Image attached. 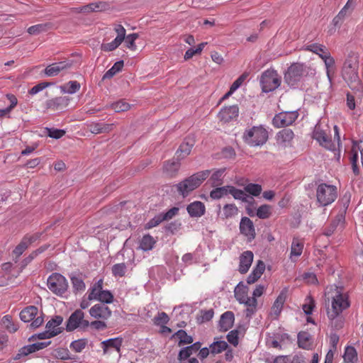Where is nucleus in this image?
<instances>
[{
	"mask_svg": "<svg viewBox=\"0 0 363 363\" xmlns=\"http://www.w3.org/2000/svg\"><path fill=\"white\" fill-rule=\"evenodd\" d=\"M239 108L238 106H225L218 113V118L223 123H228L238 116Z\"/></svg>",
	"mask_w": 363,
	"mask_h": 363,
	"instance_id": "obj_14",
	"label": "nucleus"
},
{
	"mask_svg": "<svg viewBox=\"0 0 363 363\" xmlns=\"http://www.w3.org/2000/svg\"><path fill=\"white\" fill-rule=\"evenodd\" d=\"M228 194V186L217 187L210 192V196L213 199H219Z\"/></svg>",
	"mask_w": 363,
	"mask_h": 363,
	"instance_id": "obj_46",
	"label": "nucleus"
},
{
	"mask_svg": "<svg viewBox=\"0 0 363 363\" xmlns=\"http://www.w3.org/2000/svg\"><path fill=\"white\" fill-rule=\"evenodd\" d=\"M126 272V265L125 263L116 264L112 267V274L114 277H122Z\"/></svg>",
	"mask_w": 363,
	"mask_h": 363,
	"instance_id": "obj_55",
	"label": "nucleus"
},
{
	"mask_svg": "<svg viewBox=\"0 0 363 363\" xmlns=\"http://www.w3.org/2000/svg\"><path fill=\"white\" fill-rule=\"evenodd\" d=\"M103 283V279H101L88 290L87 294L89 300H98L101 291H104Z\"/></svg>",
	"mask_w": 363,
	"mask_h": 363,
	"instance_id": "obj_30",
	"label": "nucleus"
},
{
	"mask_svg": "<svg viewBox=\"0 0 363 363\" xmlns=\"http://www.w3.org/2000/svg\"><path fill=\"white\" fill-rule=\"evenodd\" d=\"M314 308H315L314 299L311 296H307L306 298L305 302L302 306V308H303L304 313L307 315H310L312 313Z\"/></svg>",
	"mask_w": 363,
	"mask_h": 363,
	"instance_id": "obj_54",
	"label": "nucleus"
},
{
	"mask_svg": "<svg viewBox=\"0 0 363 363\" xmlns=\"http://www.w3.org/2000/svg\"><path fill=\"white\" fill-rule=\"evenodd\" d=\"M201 343L199 342H197L190 346H188L181 350L179 353V359L180 361L186 359L191 354L197 352L201 348Z\"/></svg>",
	"mask_w": 363,
	"mask_h": 363,
	"instance_id": "obj_28",
	"label": "nucleus"
},
{
	"mask_svg": "<svg viewBox=\"0 0 363 363\" xmlns=\"http://www.w3.org/2000/svg\"><path fill=\"white\" fill-rule=\"evenodd\" d=\"M174 336H176L179 340V345L190 344L193 342L192 337L187 335V333L183 330H178L174 334Z\"/></svg>",
	"mask_w": 363,
	"mask_h": 363,
	"instance_id": "obj_51",
	"label": "nucleus"
},
{
	"mask_svg": "<svg viewBox=\"0 0 363 363\" xmlns=\"http://www.w3.org/2000/svg\"><path fill=\"white\" fill-rule=\"evenodd\" d=\"M79 89L80 84L77 81H70L62 87V91L68 94H74L79 91Z\"/></svg>",
	"mask_w": 363,
	"mask_h": 363,
	"instance_id": "obj_49",
	"label": "nucleus"
},
{
	"mask_svg": "<svg viewBox=\"0 0 363 363\" xmlns=\"http://www.w3.org/2000/svg\"><path fill=\"white\" fill-rule=\"evenodd\" d=\"M72 66V61L65 60L52 63L45 68V74L48 76L53 77L57 75L60 72L68 69Z\"/></svg>",
	"mask_w": 363,
	"mask_h": 363,
	"instance_id": "obj_15",
	"label": "nucleus"
},
{
	"mask_svg": "<svg viewBox=\"0 0 363 363\" xmlns=\"http://www.w3.org/2000/svg\"><path fill=\"white\" fill-rule=\"evenodd\" d=\"M38 308L34 306H30L25 308L20 313V318L25 323L31 322L30 327L37 328L40 327L44 322L43 316L38 315Z\"/></svg>",
	"mask_w": 363,
	"mask_h": 363,
	"instance_id": "obj_9",
	"label": "nucleus"
},
{
	"mask_svg": "<svg viewBox=\"0 0 363 363\" xmlns=\"http://www.w3.org/2000/svg\"><path fill=\"white\" fill-rule=\"evenodd\" d=\"M186 210L191 217L199 218L205 214L206 206L201 201H194L187 206Z\"/></svg>",
	"mask_w": 363,
	"mask_h": 363,
	"instance_id": "obj_21",
	"label": "nucleus"
},
{
	"mask_svg": "<svg viewBox=\"0 0 363 363\" xmlns=\"http://www.w3.org/2000/svg\"><path fill=\"white\" fill-rule=\"evenodd\" d=\"M123 67V61L116 62L113 65V66L105 73L103 78L104 79L111 78L117 72H120L122 69Z\"/></svg>",
	"mask_w": 363,
	"mask_h": 363,
	"instance_id": "obj_47",
	"label": "nucleus"
},
{
	"mask_svg": "<svg viewBox=\"0 0 363 363\" xmlns=\"http://www.w3.org/2000/svg\"><path fill=\"white\" fill-rule=\"evenodd\" d=\"M49 27V25L47 23L37 24L29 27L28 28V33L30 35H38L42 32L46 31Z\"/></svg>",
	"mask_w": 363,
	"mask_h": 363,
	"instance_id": "obj_56",
	"label": "nucleus"
},
{
	"mask_svg": "<svg viewBox=\"0 0 363 363\" xmlns=\"http://www.w3.org/2000/svg\"><path fill=\"white\" fill-rule=\"evenodd\" d=\"M242 303L245 304L247 307V316L251 315L252 314H253L255 312L256 308H257V301L255 297L252 296V298H250L248 296Z\"/></svg>",
	"mask_w": 363,
	"mask_h": 363,
	"instance_id": "obj_44",
	"label": "nucleus"
},
{
	"mask_svg": "<svg viewBox=\"0 0 363 363\" xmlns=\"http://www.w3.org/2000/svg\"><path fill=\"white\" fill-rule=\"evenodd\" d=\"M328 299L331 298V308L328 311V317L330 320L337 318L342 312L350 307L348 295L335 286L334 290L328 292Z\"/></svg>",
	"mask_w": 363,
	"mask_h": 363,
	"instance_id": "obj_2",
	"label": "nucleus"
},
{
	"mask_svg": "<svg viewBox=\"0 0 363 363\" xmlns=\"http://www.w3.org/2000/svg\"><path fill=\"white\" fill-rule=\"evenodd\" d=\"M90 315L97 320H108L112 315L108 306L104 303H96L89 309Z\"/></svg>",
	"mask_w": 363,
	"mask_h": 363,
	"instance_id": "obj_12",
	"label": "nucleus"
},
{
	"mask_svg": "<svg viewBox=\"0 0 363 363\" xmlns=\"http://www.w3.org/2000/svg\"><path fill=\"white\" fill-rule=\"evenodd\" d=\"M138 37L139 35L138 33H132L125 36L124 41L126 48L131 50H135L137 47L135 41L138 38Z\"/></svg>",
	"mask_w": 363,
	"mask_h": 363,
	"instance_id": "obj_52",
	"label": "nucleus"
},
{
	"mask_svg": "<svg viewBox=\"0 0 363 363\" xmlns=\"http://www.w3.org/2000/svg\"><path fill=\"white\" fill-rule=\"evenodd\" d=\"M156 243V240L150 235H145L140 241L139 248L143 251L151 250Z\"/></svg>",
	"mask_w": 363,
	"mask_h": 363,
	"instance_id": "obj_34",
	"label": "nucleus"
},
{
	"mask_svg": "<svg viewBox=\"0 0 363 363\" xmlns=\"http://www.w3.org/2000/svg\"><path fill=\"white\" fill-rule=\"evenodd\" d=\"M89 326V322L84 319V313L77 309L68 318L66 324L67 331L72 332L77 328L85 330Z\"/></svg>",
	"mask_w": 363,
	"mask_h": 363,
	"instance_id": "obj_10",
	"label": "nucleus"
},
{
	"mask_svg": "<svg viewBox=\"0 0 363 363\" xmlns=\"http://www.w3.org/2000/svg\"><path fill=\"white\" fill-rule=\"evenodd\" d=\"M294 137V133L291 129H283L277 134L276 139L279 144L289 146L291 145Z\"/></svg>",
	"mask_w": 363,
	"mask_h": 363,
	"instance_id": "obj_24",
	"label": "nucleus"
},
{
	"mask_svg": "<svg viewBox=\"0 0 363 363\" xmlns=\"http://www.w3.org/2000/svg\"><path fill=\"white\" fill-rule=\"evenodd\" d=\"M180 163L178 161H166L163 165L164 173L169 177H174L178 172Z\"/></svg>",
	"mask_w": 363,
	"mask_h": 363,
	"instance_id": "obj_29",
	"label": "nucleus"
},
{
	"mask_svg": "<svg viewBox=\"0 0 363 363\" xmlns=\"http://www.w3.org/2000/svg\"><path fill=\"white\" fill-rule=\"evenodd\" d=\"M358 69V56L354 53L348 55L342 67V77L351 89L363 91V84L359 79Z\"/></svg>",
	"mask_w": 363,
	"mask_h": 363,
	"instance_id": "obj_1",
	"label": "nucleus"
},
{
	"mask_svg": "<svg viewBox=\"0 0 363 363\" xmlns=\"http://www.w3.org/2000/svg\"><path fill=\"white\" fill-rule=\"evenodd\" d=\"M53 356L61 360H76L74 356L71 355L67 348L59 347L54 350Z\"/></svg>",
	"mask_w": 363,
	"mask_h": 363,
	"instance_id": "obj_35",
	"label": "nucleus"
},
{
	"mask_svg": "<svg viewBox=\"0 0 363 363\" xmlns=\"http://www.w3.org/2000/svg\"><path fill=\"white\" fill-rule=\"evenodd\" d=\"M210 170L196 172L177 184V191L186 197L190 192L198 188L210 175Z\"/></svg>",
	"mask_w": 363,
	"mask_h": 363,
	"instance_id": "obj_4",
	"label": "nucleus"
},
{
	"mask_svg": "<svg viewBox=\"0 0 363 363\" xmlns=\"http://www.w3.org/2000/svg\"><path fill=\"white\" fill-rule=\"evenodd\" d=\"M192 146L193 145L189 143H183L181 144L179 149L177 152V157L184 158L189 155L191 151Z\"/></svg>",
	"mask_w": 363,
	"mask_h": 363,
	"instance_id": "obj_50",
	"label": "nucleus"
},
{
	"mask_svg": "<svg viewBox=\"0 0 363 363\" xmlns=\"http://www.w3.org/2000/svg\"><path fill=\"white\" fill-rule=\"evenodd\" d=\"M228 194H231L235 199L247 201V195L246 193L240 189H238L234 186H228Z\"/></svg>",
	"mask_w": 363,
	"mask_h": 363,
	"instance_id": "obj_43",
	"label": "nucleus"
},
{
	"mask_svg": "<svg viewBox=\"0 0 363 363\" xmlns=\"http://www.w3.org/2000/svg\"><path fill=\"white\" fill-rule=\"evenodd\" d=\"M235 320L234 314L231 311L225 312L220 317L219 327L220 331H228L233 325Z\"/></svg>",
	"mask_w": 363,
	"mask_h": 363,
	"instance_id": "obj_23",
	"label": "nucleus"
},
{
	"mask_svg": "<svg viewBox=\"0 0 363 363\" xmlns=\"http://www.w3.org/2000/svg\"><path fill=\"white\" fill-rule=\"evenodd\" d=\"M239 210L238 207L233 203H228L224 205L222 209L218 212V216L222 220L232 218L238 214Z\"/></svg>",
	"mask_w": 363,
	"mask_h": 363,
	"instance_id": "obj_22",
	"label": "nucleus"
},
{
	"mask_svg": "<svg viewBox=\"0 0 363 363\" xmlns=\"http://www.w3.org/2000/svg\"><path fill=\"white\" fill-rule=\"evenodd\" d=\"M324 55H321V59L323 60L325 67H326V73L327 76L329 79H330V69L333 68L335 65V59L331 56L330 52H324Z\"/></svg>",
	"mask_w": 363,
	"mask_h": 363,
	"instance_id": "obj_42",
	"label": "nucleus"
},
{
	"mask_svg": "<svg viewBox=\"0 0 363 363\" xmlns=\"http://www.w3.org/2000/svg\"><path fill=\"white\" fill-rule=\"evenodd\" d=\"M343 358L346 363H356L358 358L355 348L352 346L347 347L345 350Z\"/></svg>",
	"mask_w": 363,
	"mask_h": 363,
	"instance_id": "obj_36",
	"label": "nucleus"
},
{
	"mask_svg": "<svg viewBox=\"0 0 363 363\" xmlns=\"http://www.w3.org/2000/svg\"><path fill=\"white\" fill-rule=\"evenodd\" d=\"M224 173V169H220L215 171L211 178L210 180L212 182L213 186H218L221 184L222 177Z\"/></svg>",
	"mask_w": 363,
	"mask_h": 363,
	"instance_id": "obj_59",
	"label": "nucleus"
},
{
	"mask_svg": "<svg viewBox=\"0 0 363 363\" xmlns=\"http://www.w3.org/2000/svg\"><path fill=\"white\" fill-rule=\"evenodd\" d=\"M51 343L50 341L44 342H37L22 347L19 353L16 354L14 359H19L21 356H27L33 352L44 349Z\"/></svg>",
	"mask_w": 363,
	"mask_h": 363,
	"instance_id": "obj_16",
	"label": "nucleus"
},
{
	"mask_svg": "<svg viewBox=\"0 0 363 363\" xmlns=\"http://www.w3.org/2000/svg\"><path fill=\"white\" fill-rule=\"evenodd\" d=\"M28 247V242L26 240L22 239L21 242L13 250V255H15L16 258H18Z\"/></svg>",
	"mask_w": 363,
	"mask_h": 363,
	"instance_id": "obj_60",
	"label": "nucleus"
},
{
	"mask_svg": "<svg viewBox=\"0 0 363 363\" xmlns=\"http://www.w3.org/2000/svg\"><path fill=\"white\" fill-rule=\"evenodd\" d=\"M253 258L254 255L250 250L245 251L240 255L238 271L241 274H245L248 272L253 262Z\"/></svg>",
	"mask_w": 363,
	"mask_h": 363,
	"instance_id": "obj_18",
	"label": "nucleus"
},
{
	"mask_svg": "<svg viewBox=\"0 0 363 363\" xmlns=\"http://www.w3.org/2000/svg\"><path fill=\"white\" fill-rule=\"evenodd\" d=\"M121 43V42L115 38L110 43H103L101 46V49L104 52H111L116 50Z\"/></svg>",
	"mask_w": 363,
	"mask_h": 363,
	"instance_id": "obj_58",
	"label": "nucleus"
},
{
	"mask_svg": "<svg viewBox=\"0 0 363 363\" xmlns=\"http://www.w3.org/2000/svg\"><path fill=\"white\" fill-rule=\"evenodd\" d=\"M114 31L117 34L116 39L118 40L120 42L123 43L125 38V29L122 25L116 24L113 28Z\"/></svg>",
	"mask_w": 363,
	"mask_h": 363,
	"instance_id": "obj_63",
	"label": "nucleus"
},
{
	"mask_svg": "<svg viewBox=\"0 0 363 363\" xmlns=\"http://www.w3.org/2000/svg\"><path fill=\"white\" fill-rule=\"evenodd\" d=\"M268 138V130L262 125L247 128L242 135L243 141L250 147L262 146L267 143Z\"/></svg>",
	"mask_w": 363,
	"mask_h": 363,
	"instance_id": "obj_3",
	"label": "nucleus"
},
{
	"mask_svg": "<svg viewBox=\"0 0 363 363\" xmlns=\"http://www.w3.org/2000/svg\"><path fill=\"white\" fill-rule=\"evenodd\" d=\"M162 221H164L163 218L161 214L155 216L153 218L150 220L145 225V229H151L157 225H158L160 223H161Z\"/></svg>",
	"mask_w": 363,
	"mask_h": 363,
	"instance_id": "obj_64",
	"label": "nucleus"
},
{
	"mask_svg": "<svg viewBox=\"0 0 363 363\" xmlns=\"http://www.w3.org/2000/svg\"><path fill=\"white\" fill-rule=\"evenodd\" d=\"M287 297V290H282L277 299L273 303V306L271 308V313L274 315L276 318L279 315L283 308V306L286 301Z\"/></svg>",
	"mask_w": 363,
	"mask_h": 363,
	"instance_id": "obj_20",
	"label": "nucleus"
},
{
	"mask_svg": "<svg viewBox=\"0 0 363 363\" xmlns=\"http://www.w3.org/2000/svg\"><path fill=\"white\" fill-rule=\"evenodd\" d=\"M313 138L316 140L320 145L325 148L330 149L332 143L327 133L322 130L320 126L316 125L313 131Z\"/></svg>",
	"mask_w": 363,
	"mask_h": 363,
	"instance_id": "obj_19",
	"label": "nucleus"
},
{
	"mask_svg": "<svg viewBox=\"0 0 363 363\" xmlns=\"http://www.w3.org/2000/svg\"><path fill=\"white\" fill-rule=\"evenodd\" d=\"M115 123H105L99 122H92L87 125L89 130L95 135L101 133H108L113 130Z\"/></svg>",
	"mask_w": 363,
	"mask_h": 363,
	"instance_id": "obj_17",
	"label": "nucleus"
},
{
	"mask_svg": "<svg viewBox=\"0 0 363 363\" xmlns=\"http://www.w3.org/2000/svg\"><path fill=\"white\" fill-rule=\"evenodd\" d=\"M111 108L117 113L128 111L130 105L124 100H120L112 104Z\"/></svg>",
	"mask_w": 363,
	"mask_h": 363,
	"instance_id": "obj_53",
	"label": "nucleus"
},
{
	"mask_svg": "<svg viewBox=\"0 0 363 363\" xmlns=\"http://www.w3.org/2000/svg\"><path fill=\"white\" fill-rule=\"evenodd\" d=\"M88 340L86 338H81L71 342L69 345L70 349L77 353L82 352L87 346Z\"/></svg>",
	"mask_w": 363,
	"mask_h": 363,
	"instance_id": "obj_38",
	"label": "nucleus"
},
{
	"mask_svg": "<svg viewBox=\"0 0 363 363\" xmlns=\"http://www.w3.org/2000/svg\"><path fill=\"white\" fill-rule=\"evenodd\" d=\"M45 130H46V132L48 133V135L49 137L55 138V139L61 138L66 133V132L64 130L55 129V128H47L45 129Z\"/></svg>",
	"mask_w": 363,
	"mask_h": 363,
	"instance_id": "obj_61",
	"label": "nucleus"
},
{
	"mask_svg": "<svg viewBox=\"0 0 363 363\" xmlns=\"http://www.w3.org/2000/svg\"><path fill=\"white\" fill-rule=\"evenodd\" d=\"M298 117L296 111L281 112L274 117L272 124L276 128H281L291 125Z\"/></svg>",
	"mask_w": 363,
	"mask_h": 363,
	"instance_id": "obj_11",
	"label": "nucleus"
},
{
	"mask_svg": "<svg viewBox=\"0 0 363 363\" xmlns=\"http://www.w3.org/2000/svg\"><path fill=\"white\" fill-rule=\"evenodd\" d=\"M63 318L61 316H55L52 318L46 324V330L50 332L57 333V335L62 332V328L60 325L62 324Z\"/></svg>",
	"mask_w": 363,
	"mask_h": 363,
	"instance_id": "obj_32",
	"label": "nucleus"
},
{
	"mask_svg": "<svg viewBox=\"0 0 363 363\" xmlns=\"http://www.w3.org/2000/svg\"><path fill=\"white\" fill-rule=\"evenodd\" d=\"M69 102V99L66 96L56 97L48 102V107L54 111H57L67 106Z\"/></svg>",
	"mask_w": 363,
	"mask_h": 363,
	"instance_id": "obj_27",
	"label": "nucleus"
},
{
	"mask_svg": "<svg viewBox=\"0 0 363 363\" xmlns=\"http://www.w3.org/2000/svg\"><path fill=\"white\" fill-rule=\"evenodd\" d=\"M0 325L3 328L12 333L16 332L18 329V325L13 321L12 317L9 315L3 316Z\"/></svg>",
	"mask_w": 363,
	"mask_h": 363,
	"instance_id": "obj_31",
	"label": "nucleus"
},
{
	"mask_svg": "<svg viewBox=\"0 0 363 363\" xmlns=\"http://www.w3.org/2000/svg\"><path fill=\"white\" fill-rule=\"evenodd\" d=\"M298 345L303 350H311L313 346V340L311 335L306 331H301L298 334Z\"/></svg>",
	"mask_w": 363,
	"mask_h": 363,
	"instance_id": "obj_26",
	"label": "nucleus"
},
{
	"mask_svg": "<svg viewBox=\"0 0 363 363\" xmlns=\"http://www.w3.org/2000/svg\"><path fill=\"white\" fill-rule=\"evenodd\" d=\"M169 320V316L164 312H161L157 314L154 318V322L157 325L163 326L167 324Z\"/></svg>",
	"mask_w": 363,
	"mask_h": 363,
	"instance_id": "obj_62",
	"label": "nucleus"
},
{
	"mask_svg": "<svg viewBox=\"0 0 363 363\" xmlns=\"http://www.w3.org/2000/svg\"><path fill=\"white\" fill-rule=\"evenodd\" d=\"M228 345L225 341L216 340L209 347L212 354H218L228 349Z\"/></svg>",
	"mask_w": 363,
	"mask_h": 363,
	"instance_id": "obj_40",
	"label": "nucleus"
},
{
	"mask_svg": "<svg viewBox=\"0 0 363 363\" xmlns=\"http://www.w3.org/2000/svg\"><path fill=\"white\" fill-rule=\"evenodd\" d=\"M104 352H106L109 348L115 349L117 352H120L122 345L121 338H111L101 342Z\"/></svg>",
	"mask_w": 363,
	"mask_h": 363,
	"instance_id": "obj_33",
	"label": "nucleus"
},
{
	"mask_svg": "<svg viewBox=\"0 0 363 363\" xmlns=\"http://www.w3.org/2000/svg\"><path fill=\"white\" fill-rule=\"evenodd\" d=\"M206 44L207 43H201L198 45L196 48H189L187 50L184 55V60H188L194 55L201 54Z\"/></svg>",
	"mask_w": 363,
	"mask_h": 363,
	"instance_id": "obj_45",
	"label": "nucleus"
},
{
	"mask_svg": "<svg viewBox=\"0 0 363 363\" xmlns=\"http://www.w3.org/2000/svg\"><path fill=\"white\" fill-rule=\"evenodd\" d=\"M265 270V264L263 261L259 260L253 269L251 274L248 276L247 279V282L249 284H254L262 276Z\"/></svg>",
	"mask_w": 363,
	"mask_h": 363,
	"instance_id": "obj_25",
	"label": "nucleus"
},
{
	"mask_svg": "<svg viewBox=\"0 0 363 363\" xmlns=\"http://www.w3.org/2000/svg\"><path fill=\"white\" fill-rule=\"evenodd\" d=\"M240 232L249 242L255 238L256 233L253 222L247 217H242L240 222Z\"/></svg>",
	"mask_w": 363,
	"mask_h": 363,
	"instance_id": "obj_13",
	"label": "nucleus"
},
{
	"mask_svg": "<svg viewBox=\"0 0 363 363\" xmlns=\"http://www.w3.org/2000/svg\"><path fill=\"white\" fill-rule=\"evenodd\" d=\"M307 74V67L304 64L296 62L288 68L284 75V79L288 84L294 86Z\"/></svg>",
	"mask_w": 363,
	"mask_h": 363,
	"instance_id": "obj_7",
	"label": "nucleus"
},
{
	"mask_svg": "<svg viewBox=\"0 0 363 363\" xmlns=\"http://www.w3.org/2000/svg\"><path fill=\"white\" fill-rule=\"evenodd\" d=\"M303 249V242L298 238H294L291 247V257H298L301 255Z\"/></svg>",
	"mask_w": 363,
	"mask_h": 363,
	"instance_id": "obj_37",
	"label": "nucleus"
},
{
	"mask_svg": "<svg viewBox=\"0 0 363 363\" xmlns=\"http://www.w3.org/2000/svg\"><path fill=\"white\" fill-rule=\"evenodd\" d=\"M97 301H99V303H111L113 301V295L111 293V291L108 290H104L101 291L99 298Z\"/></svg>",
	"mask_w": 363,
	"mask_h": 363,
	"instance_id": "obj_57",
	"label": "nucleus"
},
{
	"mask_svg": "<svg viewBox=\"0 0 363 363\" xmlns=\"http://www.w3.org/2000/svg\"><path fill=\"white\" fill-rule=\"evenodd\" d=\"M337 197V189L335 186L322 183L316 188L317 201L322 206L333 203Z\"/></svg>",
	"mask_w": 363,
	"mask_h": 363,
	"instance_id": "obj_5",
	"label": "nucleus"
},
{
	"mask_svg": "<svg viewBox=\"0 0 363 363\" xmlns=\"http://www.w3.org/2000/svg\"><path fill=\"white\" fill-rule=\"evenodd\" d=\"M272 206L268 204L261 205L257 210L256 215L260 219L269 218L272 215Z\"/></svg>",
	"mask_w": 363,
	"mask_h": 363,
	"instance_id": "obj_41",
	"label": "nucleus"
},
{
	"mask_svg": "<svg viewBox=\"0 0 363 363\" xmlns=\"http://www.w3.org/2000/svg\"><path fill=\"white\" fill-rule=\"evenodd\" d=\"M262 186L257 184H248L245 186V191L248 194L258 196L262 192Z\"/></svg>",
	"mask_w": 363,
	"mask_h": 363,
	"instance_id": "obj_48",
	"label": "nucleus"
},
{
	"mask_svg": "<svg viewBox=\"0 0 363 363\" xmlns=\"http://www.w3.org/2000/svg\"><path fill=\"white\" fill-rule=\"evenodd\" d=\"M48 287L55 294L62 296L67 291L68 282L60 274L53 273L48 279Z\"/></svg>",
	"mask_w": 363,
	"mask_h": 363,
	"instance_id": "obj_8",
	"label": "nucleus"
},
{
	"mask_svg": "<svg viewBox=\"0 0 363 363\" xmlns=\"http://www.w3.org/2000/svg\"><path fill=\"white\" fill-rule=\"evenodd\" d=\"M260 84L264 92L272 91L280 86L281 78L277 71L267 69L261 76Z\"/></svg>",
	"mask_w": 363,
	"mask_h": 363,
	"instance_id": "obj_6",
	"label": "nucleus"
},
{
	"mask_svg": "<svg viewBox=\"0 0 363 363\" xmlns=\"http://www.w3.org/2000/svg\"><path fill=\"white\" fill-rule=\"evenodd\" d=\"M305 50L312 52L316 55H318L320 58L321 55H324V52H328V50L323 45L318 43H313L308 45H306L305 48Z\"/></svg>",
	"mask_w": 363,
	"mask_h": 363,
	"instance_id": "obj_39",
	"label": "nucleus"
}]
</instances>
